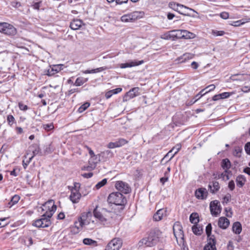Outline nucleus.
I'll return each mask as SVG.
<instances>
[{
    "mask_svg": "<svg viewBox=\"0 0 250 250\" xmlns=\"http://www.w3.org/2000/svg\"><path fill=\"white\" fill-rule=\"evenodd\" d=\"M57 208V206L54 204L53 200H49L43 205L42 208V211L47 209V210L41 216L40 219L35 220L32 225L37 228H47L49 227L51 222L50 218L52 217Z\"/></svg>",
    "mask_w": 250,
    "mask_h": 250,
    "instance_id": "nucleus-1",
    "label": "nucleus"
},
{
    "mask_svg": "<svg viewBox=\"0 0 250 250\" xmlns=\"http://www.w3.org/2000/svg\"><path fill=\"white\" fill-rule=\"evenodd\" d=\"M161 234L162 232L158 229L151 230L147 237L143 238L139 241V247H153L159 242Z\"/></svg>",
    "mask_w": 250,
    "mask_h": 250,
    "instance_id": "nucleus-2",
    "label": "nucleus"
},
{
    "mask_svg": "<svg viewBox=\"0 0 250 250\" xmlns=\"http://www.w3.org/2000/svg\"><path fill=\"white\" fill-rule=\"evenodd\" d=\"M173 231L178 244L182 247L183 250H188V247L184 239L183 228L179 222H176L173 226Z\"/></svg>",
    "mask_w": 250,
    "mask_h": 250,
    "instance_id": "nucleus-3",
    "label": "nucleus"
},
{
    "mask_svg": "<svg viewBox=\"0 0 250 250\" xmlns=\"http://www.w3.org/2000/svg\"><path fill=\"white\" fill-rule=\"evenodd\" d=\"M107 201L109 204L120 206L121 210L124 209L127 203L125 197L120 192H113L110 193L108 196Z\"/></svg>",
    "mask_w": 250,
    "mask_h": 250,
    "instance_id": "nucleus-4",
    "label": "nucleus"
},
{
    "mask_svg": "<svg viewBox=\"0 0 250 250\" xmlns=\"http://www.w3.org/2000/svg\"><path fill=\"white\" fill-rule=\"evenodd\" d=\"M93 214L95 218H97L104 225H108L112 218L113 213L108 211L105 208H102L101 211L97 210L96 207L94 211Z\"/></svg>",
    "mask_w": 250,
    "mask_h": 250,
    "instance_id": "nucleus-5",
    "label": "nucleus"
},
{
    "mask_svg": "<svg viewBox=\"0 0 250 250\" xmlns=\"http://www.w3.org/2000/svg\"><path fill=\"white\" fill-rule=\"evenodd\" d=\"M91 216V213L88 212L86 214H83L82 216L79 218L78 221L75 223V226L71 228V232L72 234H75L78 233L81 228L89 224V221L87 219L89 216Z\"/></svg>",
    "mask_w": 250,
    "mask_h": 250,
    "instance_id": "nucleus-6",
    "label": "nucleus"
},
{
    "mask_svg": "<svg viewBox=\"0 0 250 250\" xmlns=\"http://www.w3.org/2000/svg\"><path fill=\"white\" fill-rule=\"evenodd\" d=\"M144 13L139 11H134L128 14L124 15L121 17V20L123 22H132L141 18Z\"/></svg>",
    "mask_w": 250,
    "mask_h": 250,
    "instance_id": "nucleus-7",
    "label": "nucleus"
},
{
    "mask_svg": "<svg viewBox=\"0 0 250 250\" xmlns=\"http://www.w3.org/2000/svg\"><path fill=\"white\" fill-rule=\"evenodd\" d=\"M115 188L118 191L124 194H128L131 190L128 184L122 181H117L115 184Z\"/></svg>",
    "mask_w": 250,
    "mask_h": 250,
    "instance_id": "nucleus-8",
    "label": "nucleus"
},
{
    "mask_svg": "<svg viewBox=\"0 0 250 250\" xmlns=\"http://www.w3.org/2000/svg\"><path fill=\"white\" fill-rule=\"evenodd\" d=\"M211 214L214 216H218L221 211L220 202L217 200L211 201L209 205Z\"/></svg>",
    "mask_w": 250,
    "mask_h": 250,
    "instance_id": "nucleus-9",
    "label": "nucleus"
},
{
    "mask_svg": "<svg viewBox=\"0 0 250 250\" xmlns=\"http://www.w3.org/2000/svg\"><path fill=\"white\" fill-rule=\"evenodd\" d=\"M122 245V241L121 239L114 238L108 244L105 250H119Z\"/></svg>",
    "mask_w": 250,
    "mask_h": 250,
    "instance_id": "nucleus-10",
    "label": "nucleus"
},
{
    "mask_svg": "<svg viewBox=\"0 0 250 250\" xmlns=\"http://www.w3.org/2000/svg\"><path fill=\"white\" fill-rule=\"evenodd\" d=\"M139 88L138 87H134L127 92L123 98L124 102H127L130 99L140 95L139 92Z\"/></svg>",
    "mask_w": 250,
    "mask_h": 250,
    "instance_id": "nucleus-11",
    "label": "nucleus"
},
{
    "mask_svg": "<svg viewBox=\"0 0 250 250\" xmlns=\"http://www.w3.org/2000/svg\"><path fill=\"white\" fill-rule=\"evenodd\" d=\"M2 33L7 35L14 36L17 33V29L12 25L5 22Z\"/></svg>",
    "mask_w": 250,
    "mask_h": 250,
    "instance_id": "nucleus-12",
    "label": "nucleus"
},
{
    "mask_svg": "<svg viewBox=\"0 0 250 250\" xmlns=\"http://www.w3.org/2000/svg\"><path fill=\"white\" fill-rule=\"evenodd\" d=\"M208 195V192L206 188H201L197 189L195 191V196L198 199L205 200Z\"/></svg>",
    "mask_w": 250,
    "mask_h": 250,
    "instance_id": "nucleus-13",
    "label": "nucleus"
},
{
    "mask_svg": "<svg viewBox=\"0 0 250 250\" xmlns=\"http://www.w3.org/2000/svg\"><path fill=\"white\" fill-rule=\"evenodd\" d=\"M207 244L205 245L204 250H216L215 247L216 241L213 235L211 236L208 239Z\"/></svg>",
    "mask_w": 250,
    "mask_h": 250,
    "instance_id": "nucleus-14",
    "label": "nucleus"
},
{
    "mask_svg": "<svg viewBox=\"0 0 250 250\" xmlns=\"http://www.w3.org/2000/svg\"><path fill=\"white\" fill-rule=\"evenodd\" d=\"M208 188L212 194H215L220 188V184L216 181H212L209 182Z\"/></svg>",
    "mask_w": 250,
    "mask_h": 250,
    "instance_id": "nucleus-15",
    "label": "nucleus"
},
{
    "mask_svg": "<svg viewBox=\"0 0 250 250\" xmlns=\"http://www.w3.org/2000/svg\"><path fill=\"white\" fill-rule=\"evenodd\" d=\"M144 63V61H131L128 62L123 63L120 64V67L121 68H125L127 67H131L133 66H138Z\"/></svg>",
    "mask_w": 250,
    "mask_h": 250,
    "instance_id": "nucleus-16",
    "label": "nucleus"
},
{
    "mask_svg": "<svg viewBox=\"0 0 250 250\" xmlns=\"http://www.w3.org/2000/svg\"><path fill=\"white\" fill-rule=\"evenodd\" d=\"M100 157H102L101 154L99 155H95V157H93V158H92V160H91V157H90L89 160V163L90 164H93L94 166L93 167L92 166H87L86 167H84V169L87 170H91L93 168V167H95V165L101 160L100 159Z\"/></svg>",
    "mask_w": 250,
    "mask_h": 250,
    "instance_id": "nucleus-17",
    "label": "nucleus"
},
{
    "mask_svg": "<svg viewBox=\"0 0 250 250\" xmlns=\"http://www.w3.org/2000/svg\"><path fill=\"white\" fill-rule=\"evenodd\" d=\"M81 197V194L79 192L77 191V190H71V194L69 196V198L70 200L73 203H78L80 198Z\"/></svg>",
    "mask_w": 250,
    "mask_h": 250,
    "instance_id": "nucleus-18",
    "label": "nucleus"
},
{
    "mask_svg": "<svg viewBox=\"0 0 250 250\" xmlns=\"http://www.w3.org/2000/svg\"><path fill=\"white\" fill-rule=\"evenodd\" d=\"M181 148V145L180 144H177L175 146H174L171 150H170L164 157V158L162 159V161L164 160L165 159H166L167 157H168V155L169 154L171 153L173 151H175L174 153L171 155V156L169 158V159L167 160V161H170L172 158L175 156V154H176L179 151Z\"/></svg>",
    "mask_w": 250,
    "mask_h": 250,
    "instance_id": "nucleus-19",
    "label": "nucleus"
},
{
    "mask_svg": "<svg viewBox=\"0 0 250 250\" xmlns=\"http://www.w3.org/2000/svg\"><path fill=\"white\" fill-rule=\"evenodd\" d=\"M218 225L220 228L226 229L229 225V221L225 217H221L219 219Z\"/></svg>",
    "mask_w": 250,
    "mask_h": 250,
    "instance_id": "nucleus-20",
    "label": "nucleus"
},
{
    "mask_svg": "<svg viewBox=\"0 0 250 250\" xmlns=\"http://www.w3.org/2000/svg\"><path fill=\"white\" fill-rule=\"evenodd\" d=\"M28 150L32 152L33 158L37 154L42 155V152L40 151V147L37 144H33L29 147Z\"/></svg>",
    "mask_w": 250,
    "mask_h": 250,
    "instance_id": "nucleus-21",
    "label": "nucleus"
},
{
    "mask_svg": "<svg viewBox=\"0 0 250 250\" xmlns=\"http://www.w3.org/2000/svg\"><path fill=\"white\" fill-rule=\"evenodd\" d=\"M83 24V21L81 20L75 19L70 24V27L73 30L80 29Z\"/></svg>",
    "mask_w": 250,
    "mask_h": 250,
    "instance_id": "nucleus-22",
    "label": "nucleus"
},
{
    "mask_svg": "<svg viewBox=\"0 0 250 250\" xmlns=\"http://www.w3.org/2000/svg\"><path fill=\"white\" fill-rule=\"evenodd\" d=\"M246 182V178L243 175H239L236 177V182L237 186L239 188H242Z\"/></svg>",
    "mask_w": 250,
    "mask_h": 250,
    "instance_id": "nucleus-23",
    "label": "nucleus"
},
{
    "mask_svg": "<svg viewBox=\"0 0 250 250\" xmlns=\"http://www.w3.org/2000/svg\"><path fill=\"white\" fill-rule=\"evenodd\" d=\"M232 231L236 234H239L242 231V226L240 222H236L233 223L232 228Z\"/></svg>",
    "mask_w": 250,
    "mask_h": 250,
    "instance_id": "nucleus-24",
    "label": "nucleus"
},
{
    "mask_svg": "<svg viewBox=\"0 0 250 250\" xmlns=\"http://www.w3.org/2000/svg\"><path fill=\"white\" fill-rule=\"evenodd\" d=\"M221 167L225 169V172H229L228 169L231 167L230 161L228 158L223 159L221 163Z\"/></svg>",
    "mask_w": 250,
    "mask_h": 250,
    "instance_id": "nucleus-25",
    "label": "nucleus"
},
{
    "mask_svg": "<svg viewBox=\"0 0 250 250\" xmlns=\"http://www.w3.org/2000/svg\"><path fill=\"white\" fill-rule=\"evenodd\" d=\"M179 9L178 12L180 14L185 16L188 15V13L187 12L188 10L193 11L192 9L188 8L182 4H181V6Z\"/></svg>",
    "mask_w": 250,
    "mask_h": 250,
    "instance_id": "nucleus-26",
    "label": "nucleus"
},
{
    "mask_svg": "<svg viewBox=\"0 0 250 250\" xmlns=\"http://www.w3.org/2000/svg\"><path fill=\"white\" fill-rule=\"evenodd\" d=\"M165 210L163 209H159L153 215V219L156 221L161 220L162 219Z\"/></svg>",
    "mask_w": 250,
    "mask_h": 250,
    "instance_id": "nucleus-27",
    "label": "nucleus"
},
{
    "mask_svg": "<svg viewBox=\"0 0 250 250\" xmlns=\"http://www.w3.org/2000/svg\"><path fill=\"white\" fill-rule=\"evenodd\" d=\"M88 78H85L82 77H78L77 78L74 85L77 86L82 85L88 81Z\"/></svg>",
    "mask_w": 250,
    "mask_h": 250,
    "instance_id": "nucleus-28",
    "label": "nucleus"
},
{
    "mask_svg": "<svg viewBox=\"0 0 250 250\" xmlns=\"http://www.w3.org/2000/svg\"><path fill=\"white\" fill-rule=\"evenodd\" d=\"M106 69V67H99L96 69H93L92 70H86L84 71H83V72L84 74H90V73H96L98 72H100L101 71H103Z\"/></svg>",
    "mask_w": 250,
    "mask_h": 250,
    "instance_id": "nucleus-29",
    "label": "nucleus"
},
{
    "mask_svg": "<svg viewBox=\"0 0 250 250\" xmlns=\"http://www.w3.org/2000/svg\"><path fill=\"white\" fill-rule=\"evenodd\" d=\"M182 32H183V34H183V39H193L195 37V34H194L193 33H192L189 31H188L186 30H183Z\"/></svg>",
    "mask_w": 250,
    "mask_h": 250,
    "instance_id": "nucleus-30",
    "label": "nucleus"
},
{
    "mask_svg": "<svg viewBox=\"0 0 250 250\" xmlns=\"http://www.w3.org/2000/svg\"><path fill=\"white\" fill-rule=\"evenodd\" d=\"M190 222L196 224L199 222L198 215L197 213H192L189 216Z\"/></svg>",
    "mask_w": 250,
    "mask_h": 250,
    "instance_id": "nucleus-31",
    "label": "nucleus"
},
{
    "mask_svg": "<svg viewBox=\"0 0 250 250\" xmlns=\"http://www.w3.org/2000/svg\"><path fill=\"white\" fill-rule=\"evenodd\" d=\"M83 243L86 245L97 246V242L90 238H84L83 240Z\"/></svg>",
    "mask_w": 250,
    "mask_h": 250,
    "instance_id": "nucleus-32",
    "label": "nucleus"
},
{
    "mask_svg": "<svg viewBox=\"0 0 250 250\" xmlns=\"http://www.w3.org/2000/svg\"><path fill=\"white\" fill-rule=\"evenodd\" d=\"M20 199V197L18 195H14L11 200L10 202L9 203V204L10 205V207L13 206L14 205L17 204L19 200Z\"/></svg>",
    "mask_w": 250,
    "mask_h": 250,
    "instance_id": "nucleus-33",
    "label": "nucleus"
},
{
    "mask_svg": "<svg viewBox=\"0 0 250 250\" xmlns=\"http://www.w3.org/2000/svg\"><path fill=\"white\" fill-rule=\"evenodd\" d=\"M7 121L9 126H12L13 125L16 123V120L15 118L12 115H8L7 116Z\"/></svg>",
    "mask_w": 250,
    "mask_h": 250,
    "instance_id": "nucleus-34",
    "label": "nucleus"
},
{
    "mask_svg": "<svg viewBox=\"0 0 250 250\" xmlns=\"http://www.w3.org/2000/svg\"><path fill=\"white\" fill-rule=\"evenodd\" d=\"M180 6V4L174 2H171L169 3V7L177 12H178Z\"/></svg>",
    "mask_w": 250,
    "mask_h": 250,
    "instance_id": "nucleus-35",
    "label": "nucleus"
},
{
    "mask_svg": "<svg viewBox=\"0 0 250 250\" xmlns=\"http://www.w3.org/2000/svg\"><path fill=\"white\" fill-rule=\"evenodd\" d=\"M107 183V179L104 178L101 181L98 182L96 185L95 188L97 189H99L103 186H104Z\"/></svg>",
    "mask_w": 250,
    "mask_h": 250,
    "instance_id": "nucleus-36",
    "label": "nucleus"
},
{
    "mask_svg": "<svg viewBox=\"0 0 250 250\" xmlns=\"http://www.w3.org/2000/svg\"><path fill=\"white\" fill-rule=\"evenodd\" d=\"M90 105V104L89 103H85L82 105L79 108L78 111L80 113H82Z\"/></svg>",
    "mask_w": 250,
    "mask_h": 250,
    "instance_id": "nucleus-37",
    "label": "nucleus"
},
{
    "mask_svg": "<svg viewBox=\"0 0 250 250\" xmlns=\"http://www.w3.org/2000/svg\"><path fill=\"white\" fill-rule=\"evenodd\" d=\"M118 147H121L127 143V141L123 138H120L116 141Z\"/></svg>",
    "mask_w": 250,
    "mask_h": 250,
    "instance_id": "nucleus-38",
    "label": "nucleus"
},
{
    "mask_svg": "<svg viewBox=\"0 0 250 250\" xmlns=\"http://www.w3.org/2000/svg\"><path fill=\"white\" fill-rule=\"evenodd\" d=\"M229 172H225V171L224 172L219 174L218 175V179L222 178L223 180H229V175L227 174Z\"/></svg>",
    "mask_w": 250,
    "mask_h": 250,
    "instance_id": "nucleus-39",
    "label": "nucleus"
},
{
    "mask_svg": "<svg viewBox=\"0 0 250 250\" xmlns=\"http://www.w3.org/2000/svg\"><path fill=\"white\" fill-rule=\"evenodd\" d=\"M18 106L21 110L24 111H26L27 110H28L29 108V107L27 105L24 104L21 102L19 103Z\"/></svg>",
    "mask_w": 250,
    "mask_h": 250,
    "instance_id": "nucleus-40",
    "label": "nucleus"
},
{
    "mask_svg": "<svg viewBox=\"0 0 250 250\" xmlns=\"http://www.w3.org/2000/svg\"><path fill=\"white\" fill-rule=\"evenodd\" d=\"M42 127L46 131H49L54 128V125L52 123L44 124L42 125Z\"/></svg>",
    "mask_w": 250,
    "mask_h": 250,
    "instance_id": "nucleus-41",
    "label": "nucleus"
},
{
    "mask_svg": "<svg viewBox=\"0 0 250 250\" xmlns=\"http://www.w3.org/2000/svg\"><path fill=\"white\" fill-rule=\"evenodd\" d=\"M101 155H102V157H111L113 155V153L109 150H106L105 151H104L101 153Z\"/></svg>",
    "mask_w": 250,
    "mask_h": 250,
    "instance_id": "nucleus-42",
    "label": "nucleus"
},
{
    "mask_svg": "<svg viewBox=\"0 0 250 250\" xmlns=\"http://www.w3.org/2000/svg\"><path fill=\"white\" fill-rule=\"evenodd\" d=\"M205 91V89H202L201 91H200V92L197 94L195 97V101H194L193 103H195V102H196L198 99H199L201 97H202L203 96L205 95L206 93H205V92L204 93V91Z\"/></svg>",
    "mask_w": 250,
    "mask_h": 250,
    "instance_id": "nucleus-43",
    "label": "nucleus"
},
{
    "mask_svg": "<svg viewBox=\"0 0 250 250\" xmlns=\"http://www.w3.org/2000/svg\"><path fill=\"white\" fill-rule=\"evenodd\" d=\"M192 229L193 232L196 235H200L201 234V230L199 228H198L195 226H193L192 227Z\"/></svg>",
    "mask_w": 250,
    "mask_h": 250,
    "instance_id": "nucleus-44",
    "label": "nucleus"
},
{
    "mask_svg": "<svg viewBox=\"0 0 250 250\" xmlns=\"http://www.w3.org/2000/svg\"><path fill=\"white\" fill-rule=\"evenodd\" d=\"M206 233L208 235V238L210 237L211 235H210L211 231V225L210 224H208L206 227Z\"/></svg>",
    "mask_w": 250,
    "mask_h": 250,
    "instance_id": "nucleus-45",
    "label": "nucleus"
},
{
    "mask_svg": "<svg viewBox=\"0 0 250 250\" xmlns=\"http://www.w3.org/2000/svg\"><path fill=\"white\" fill-rule=\"evenodd\" d=\"M81 184L79 183L75 182L74 183V186L71 188L70 189L71 190H77V191L79 192V189L80 188Z\"/></svg>",
    "mask_w": 250,
    "mask_h": 250,
    "instance_id": "nucleus-46",
    "label": "nucleus"
},
{
    "mask_svg": "<svg viewBox=\"0 0 250 250\" xmlns=\"http://www.w3.org/2000/svg\"><path fill=\"white\" fill-rule=\"evenodd\" d=\"M170 38L172 41H175L177 40V36L176 35V33H175V30L170 31Z\"/></svg>",
    "mask_w": 250,
    "mask_h": 250,
    "instance_id": "nucleus-47",
    "label": "nucleus"
},
{
    "mask_svg": "<svg viewBox=\"0 0 250 250\" xmlns=\"http://www.w3.org/2000/svg\"><path fill=\"white\" fill-rule=\"evenodd\" d=\"M32 159H33V156H31L29 158L28 160H27L26 161H25V160L22 161V165H23V167L24 169L26 168L27 166L30 163V162L31 161Z\"/></svg>",
    "mask_w": 250,
    "mask_h": 250,
    "instance_id": "nucleus-48",
    "label": "nucleus"
},
{
    "mask_svg": "<svg viewBox=\"0 0 250 250\" xmlns=\"http://www.w3.org/2000/svg\"><path fill=\"white\" fill-rule=\"evenodd\" d=\"M167 172H165V176L163 177H162L160 179V182L163 184L164 185L165 183L167 182L168 180V175H167Z\"/></svg>",
    "mask_w": 250,
    "mask_h": 250,
    "instance_id": "nucleus-49",
    "label": "nucleus"
},
{
    "mask_svg": "<svg viewBox=\"0 0 250 250\" xmlns=\"http://www.w3.org/2000/svg\"><path fill=\"white\" fill-rule=\"evenodd\" d=\"M42 3V1L39 2H33L32 5V7L36 10H39L40 7H41V4Z\"/></svg>",
    "mask_w": 250,
    "mask_h": 250,
    "instance_id": "nucleus-50",
    "label": "nucleus"
},
{
    "mask_svg": "<svg viewBox=\"0 0 250 250\" xmlns=\"http://www.w3.org/2000/svg\"><path fill=\"white\" fill-rule=\"evenodd\" d=\"M242 151V149L240 147H236L235 148L234 155L238 157H240L241 156V153Z\"/></svg>",
    "mask_w": 250,
    "mask_h": 250,
    "instance_id": "nucleus-51",
    "label": "nucleus"
},
{
    "mask_svg": "<svg viewBox=\"0 0 250 250\" xmlns=\"http://www.w3.org/2000/svg\"><path fill=\"white\" fill-rule=\"evenodd\" d=\"M57 72H58V71L57 69H55L54 68H52L48 70L46 75L49 76H52Z\"/></svg>",
    "mask_w": 250,
    "mask_h": 250,
    "instance_id": "nucleus-52",
    "label": "nucleus"
},
{
    "mask_svg": "<svg viewBox=\"0 0 250 250\" xmlns=\"http://www.w3.org/2000/svg\"><path fill=\"white\" fill-rule=\"evenodd\" d=\"M228 188L230 190L232 191L235 188V183L233 180H231L228 184Z\"/></svg>",
    "mask_w": 250,
    "mask_h": 250,
    "instance_id": "nucleus-53",
    "label": "nucleus"
},
{
    "mask_svg": "<svg viewBox=\"0 0 250 250\" xmlns=\"http://www.w3.org/2000/svg\"><path fill=\"white\" fill-rule=\"evenodd\" d=\"M162 39L164 40H171L170 32H167L164 34L161 37Z\"/></svg>",
    "mask_w": 250,
    "mask_h": 250,
    "instance_id": "nucleus-54",
    "label": "nucleus"
},
{
    "mask_svg": "<svg viewBox=\"0 0 250 250\" xmlns=\"http://www.w3.org/2000/svg\"><path fill=\"white\" fill-rule=\"evenodd\" d=\"M215 88V86L214 84H212L209 85L205 88V90L206 89H208V90L207 91H206L205 92V93H208L210 91L213 90Z\"/></svg>",
    "mask_w": 250,
    "mask_h": 250,
    "instance_id": "nucleus-55",
    "label": "nucleus"
},
{
    "mask_svg": "<svg viewBox=\"0 0 250 250\" xmlns=\"http://www.w3.org/2000/svg\"><path fill=\"white\" fill-rule=\"evenodd\" d=\"M231 199V195L229 193H228L226 195H225L223 198V203H228Z\"/></svg>",
    "mask_w": 250,
    "mask_h": 250,
    "instance_id": "nucleus-56",
    "label": "nucleus"
},
{
    "mask_svg": "<svg viewBox=\"0 0 250 250\" xmlns=\"http://www.w3.org/2000/svg\"><path fill=\"white\" fill-rule=\"evenodd\" d=\"M175 33L177 36V39H183V30H175Z\"/></svg>",
    "mask_w": 250,
    "mask_h": 250,
    "instance_id": "nucleus-57",
    "label": "nucleus"
},
{
    "mask_svg": "<svg viewBox=\"0 0 250 250\" xmlns=\"http://www.w3.org/2000/svg\"><path fill=\"white\" fill-rule=\"evenodd\" d=\"M245 150L246 153L250 155V142H248L245 144Z\"/></svg>",
    "mask_w": 250,
    "mask_h": 250,
    "instance_id": "nucleus-58",
    "label": "nucleus"
},
{
    "mask_svg": "<svg viewBox=\"0 0 250 250\" xmlns=\"http://www.w3.org/2000/svg\"><path fill=\"white\" fill-rule=\"evenodd\" d=\"M220 94L221 98H222V99L228 98L231 95L229 92H223Z\"/></svg>",
    "mask_w": 250,
    "mask_h": 250,
    "instance_id": "nucleus-59",
    "label": "nucleus"
},
{
    "mask_svg": "<svg viewBox=\"0 0 250 250\" xmlns=\"http://www.w3.org/2000/svg\"><path fill=\"white\" fill-rule=\"evenodd\" d=\"M220 16L221 18L226 20L228 19L229 17V14L228 12H223L220 13Z\"/></svg>",
    "mask_w": 250,
    "mask_h": 250,
    "instance_id": "nucleus-60",
    "label": "nucleus"
},
{
    "mask_svg": "<svg viewBox=\"0 0 250 250\" xmlns=\"http://www.w3.org/2000/svg\"><path fill=\"white\" fill-rule=\"evenodd\" d=\"M213 34L216 36H221L224 35L225 32L223 31H213Z\"/></svg>",
    "mask_w": 250,
    "mask_h": 250,
    "instance_id": "nucleus-61",
    "label": "nucleus"
},
{
    "mask_svg": "<svg viewBox=\"0 0 250 250\" xmlns=\"http://www.w3.org/2000/svg\"><path fill=\"white\" fill-rule=\"evenodd\" d=\"M108 147L109 148H114L116 147H118L116 142H110L108 144Z\"/></svg>",
    "mask_w": 250,
    "mask_h": 250,
    "instance_id": "nucleus-62",
    "label": "nucleus"
},
{
    "mask_svg": "<svg viewBox=\"0 0 250 250\" xmlns=\"http://www.w3.org/2000/svg\"><path fill=\"white\" fill-rule=\"evenodd\" d=\"M45 148H44V153H50L52 151V149L51 148H50V145H47L45 146Z\"/></svg>",
    "mask_w": 250,
    "mask_h": 250,
    "instance_id": "nucleus-63",
    "label": "nucleus"
},
{
    "mask_svg": "<svg viewBox=\"0 0 250 250\" xmlns=\"http://www.w3.org/2000/svg\"><path fill=\"white\" fill-rule=\"evenodd\" d=\"M11 5L12 6L18 8L21 6V3L18 1H12L11 3Z\"/></svg>",
    "mask_w": 250,
    "mask_h": 250,
    "instance_id": "nucleus-64",
    "label": "nucleus"
}]
</instances>
